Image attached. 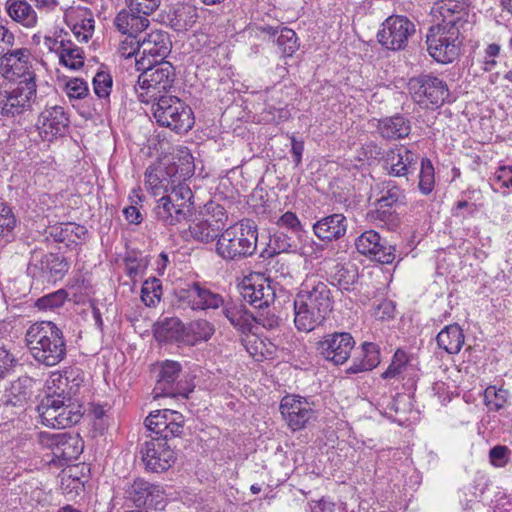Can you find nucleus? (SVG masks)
Listing matches in <instances>:
<instances>
[{"label":"nucleus","instance_id":"1","mask_svg":"<svg viewBox=\"0 0 512 512\" xmlns=\"http://www.w3.org/2000/svg\"><path fill=\"white\" fill-rule=\"evenodd\" d=\"M432 14L438 22L427 33V50L437 62L451 63L460 55L461 33L472 28L475 13H470L467 0H441Z\"/></svg>","mask_w":512,"mask_h":512},{"label":"nucleus","instance_id":"2","mask_svg":"<svg viewBox=\"0 0 512 512\" xmlns=\"http://www.w3.org/2000/svg\"><path fill=\"white\" fill-rule=\"evenodd\" d=\"M295 327L310 332L320 326L332 312L333 297L325 280L307 276L293 300Z\"/></svg>","mask_w":512,"mask_h":512},{"label":"nucleus","instance_id":"3","mask_svg":"<svg viewBox=\"0 0 512 512\" xmlns=\"http://www.w3.org/2000/svg\"><path fill=\"white\" fill-rule=\"evenodd\" d=\"M37 409L44 425L58 429L77 424L83 416L82 403L72 386L67 390L61 386H48Z\"/></svg>","mask_w":512,"mask_h":512},{"label":"nucleus","instance_id":"4","mask_svg":"<svg viewBox=\"0 0 512 512\" xmlns=\"http://www.w3.org/2000/svg\"><path fill=\"white\" fill-rule=\"evenodd\" d=\"M33 358L46 366H54L66 355V344L60 328L51 321L32 324L25 335Z\"/></svg>","mask_w":512,"mask_h":512},{"label":"nucleus","instance_id":"5","mask_svg":"<svg viewBox=\"0 0 512 512\" xmlns=\"http://www.w3.org/2000/svg\"><path fill=\"white\" fill-rule=\"evenodd\" d=\"M257 241L256 224L250 219H244L221 233L216 243V253L226 261H240L256 252Z\"/></svg>","mask_w":512,"mask_h":512},{"label":"nucleus","instance_id":"6","mask_svg":"<svg viewBox=\"0 0 512 512\" xmlns=\"http://www.w3.org/2000/svg\"><path fill=\"white\" fill-rule=\"evenodd\" d=\"M135 66L142 71L135 87L140 102L148 104L167 95L175 81V69L169 62L145 63L144 60H136Z\"/></svg>","mask_w":512,"mask_h":512},{"label":"nucleus","instance_id":"7","mask_svg":"<svg viewBox=\"0 0 512 512\" xmlns=\"http://www.w3.org/2000/svg\"><path fill=\"white\" fill-rule=\"evenodd\" d=\"M152 103V114L157 124L177 133H186L194 125L193 111L177 96L166 95Z\"/></svg>","mask_w":512,"mask_h":512},{"label":"nucleus","instance_id":"8","mask_svg":"<svg viewBox=\"0 0 512 512\" xmlns=\"http://www.w3.org/2000/svg\"><path fill=\"white\" fill-rule=\"evenodd\" d=\"M408 91L417 104L431 109L442 106L450 95L446 82L431 74L411 78Z\"/></svg>","mask_w":512,"mask_h":512},{"label":"nucleus","instance_id":"9","mask_svg":"<svg viewBox=\"0 0 512 512\" xmlns=\"http://www.w3.org/2000/svg\"><path fill=\"white\" fill-rule=\"evenodd\" d=\"M416 32L415 24L403 15H391L381 24L377 32V41L391 51L404 50L410 37Z\"/></svg>","mask_w":512,"mask_h":512},{"label":"nucleus","instance_id":"10","mask_svg":"<svg viewBox=\"0 0 512 512\" xmlns=\"http://www.w3.org/2000/svg\"><path fill=\"white\" fill-rule=\"evenodd\" d=\"M67 259L58 253H45L42 248L31 250L28 274L47 281L61 280L69 271Z\"/></svg>","mask_w":512,"mask_h":512},{"label":"nucleus","instance_id":"11","mask_svg":"<svg viewBox=\"0 0 512 512\" xmlns=\"http://www.w3.org/2000/svg\"><path fill=\"white\" fill-rule=\"evenodd\" d=\"M38 442L42 447L51 449L53 455L51 461L57 460L59 465H66L76 460L84 447L78 435L73 436L68 433L40 432Z\"/></svg>","mask_w":512,"mask_h":512},{"label":"nucleus","instance_id":"12","mask_svg":"<svg viewBox=\"0 0 512 512\" xmlns=\"http://www.w3.org/2000/svg\"><path fill=\"white\" fill-rule=\"evenodd\" d=\"M36 98V83L33 76L25 78L10 91H0V114L15 116L31 107Z\"/></svg>","mask_w":512,"mask_h":512},{"label":"nucleus","instance_id":"13","mask_svg":"<svg viewBox=\"0 0 512 512\" xmlns=\"http://www.w3.org/2000/svg\"><path fill=\"white\" fill-rule=\"evenodd\" d=\"M169 439L151 438L141 445V459L145 469L153 473L167 471L176 461Z\"/></svg>","mask_w":512,"mask_h":512},{"label":"nucleus","instance_id":"14","mask_svg":"<svg viewBox=\"0 0 512 512\" xmlns=\"http://www.w3.org/2000/svg\"><path fill=\"white\" fill-rule=\"evenodd\" d=\"M355 340L348 332L326 334L316 344L317 353L334 365L344 364L350 357Z\"/></svg>","mask_w":512,"mask_h":512},{"label":"nucleus","instance_id":"15","mask_svg":"<svg viewBox=\"0 0 512 512\" xmlns=\"http://www.w3.org/2000/svg\"><path fill=\"white\" fill-rule=\"evenodd\" d=\"M147 429L157 435L156 438L172 440L183 433L184 417L172 409L152 411L145 419Z\"/></svg>","mask_w":512,"mask_h":512},{"label":"nucleus","instance_id":"16","mask_svg":"<svg viewBox=\"0 0 512 512\" xmlns=\"http://www.w3.org/2000/svg\"><path fill=\"white\" fill-rule=\"evenodd\" d=\"M419 157L416 153L403 145H397L383 155V168L387 174L393 177H405L413 175L417 170Z\"/></svg>","mask_w":512,"mask_h":512},{"label":"nucleus","instance_id":"17","mask_svg":"<svg viewBox=\"0 0 512 512\" xmlns=\"http://www.w3.org/2000/svg\"><path fill=\"white\" fill-rule=\"evenodd\" d=\"M125 494L126 499L136 507L146 506L162 510L166 505L163 488L144 479H136L126 490Z\"/></svg>","mask_w":512,"mask_h":512},{"label":"nucleus","instance_id":"18","mask_svg":"<svg viewBox=\"0 0 512 512\" xmlns=\"http://www.w3.org/2000/svg\"><path fill=\"white\" fill-rule=\"evenodd\" d=\"M3 56H0V74L8 81H15L19 78H28L35 75L30 71L31 53L26 48L5 49Z\"/></svg>","mask_w":512,"mask_h":512},{"label":"nucleus","instance_id":"19","mask_svg":"<svg viewBox=\"0 0 512 512\" xmlns=\"http://www.w3.org/2000/svg\"><path fill=\"white\" fill-rule=\"evenodd\" d=\"M355 246L360 254L373 257L382 264H391L395 259V247L374 230L365 231L357 237Z\"/></svg>","mask_w":512,"mask_h":512},{"label":"nucleus","instance_id":"20","mask_svg":"<svg viewBox=\"0 0 512 512\" xmlns=\"http://www.w3.org/2000/svg\"><path fill=\"white\" fill-rule=\"evenodd\" d=\"M179 178L176 164L149 166L145 171V186L153 196H163L171 191Z\"/></svg>","mask_w":512,"mask_h":512},{"label":"nucleus","instance_id":"21","mask_svg":"<svg viewBox=\"0 0 512 512\" xmlns=\"http://www.w3.org/2000/svg\"><path fill=\"white\" fill-rule=\"evenodd\" d=\"M69 125V117L61 106H52L41 112L37 121L39 135L44 141L63 136Z\"/></svg>","mask_w":512,"mask_h":512},{"label":"nucleus","instance_id":"22","mask_svg":"<svg viewBox=\"0 0 512 512\" xmlns=\"http://www.w3.org/2000/svg\"><path fill=\"white\" fill-rule=\"evenodd\" d=\"M44 46L58 56L62 66L71 70H78L84 66V52L71 40L45 37Z\"/></svg>","mask_w":512,"mask_h":512},{"label":"nucleus","instance_id":"23","mask_svg":"<svg viewBox=\"0 0 512 512\" xmlns=\"http://www.w3.org/2000/svg\"><path fill=\"white\" fill-rule=\"evenodd\" d=\"M171 42L166 32L155 30L141 39V58L145 63L164 62L163 59L170 53Z\"/></svg>","mask_w":512,"mask_h":512},{"label":"nucleus","instance_id":"24","mask_svg":"<svg viewBox=\"0 0 512 512\" xmlns=\"http://www.w3.org/2000/svg\"><path fill=\"white\" fill-rule=\"evenodd\" d=\"M149 15L135 10L132 6H127V9H122L115 16L113 26L121 35L139 36L149 27Z\"/></svg>","mask_w":512,"mask_h":512},{"label":"nucleus","instance_id":"25","mask_svg":"<svg viewBox=\"0 0 512 512\" xmlns=\"http://www.w3.org/2000/svg\"><path fill=\"white\" fill-rule=\"evenodd\" d=\"M241 294L246 302L257 309L269 308L274 303L276 296L271 282L263 278L245 284Z\"/></svg>","mask_w":512,"mask_h":512},{"label":"nucleus","instance_id":"26","mask_svg":"<svg viewBox=\"0 0 512 512\" xmlns=\"http://www.w3.org/2000/svg\"><path fill=\"white\" fill-rule=\"evenodd\" d=\"M313 231L320 240H338L343 237L347 231V219L340 213L323 217L314 223Z\"/></svg>","mask_w":512,"mask_h":512},{"label":"nucleus","instance_id":"27","mask_svg":"<svg viewBox=\"0 0 512 512\" xmlns=\"http://www.w3.org/2000/svg\"><path fill=\"white\" fill-rule=\"evenodd\" d=\"M185 325L177 317H165L154 325V337L158 342L184 344Z\"/></svg>","mask_w":512,"mask_h":512},{"label":"nucleus","instance_id":"28","mask_svg":"<svg viewBox=\"0 0 512 512\" xmlns=\"http://www.w3.org/2000/svg\"><path fill=\"white\" fill-rule=\"evenodd\" d=\"M155 217L165 225H176L189 216V210L171 201L165 195L157 200L153 209Z\"/></svg>","mask_w":512,"mask_h":512},{"label":"nucleus","instance_id":"29","mask_svg":"<svg viewBox=\"0 0 512 512\" xmlns=\"http://www.w3.org/2000/svg\"><path fill=\"white\" fill-rule=\"evenodd\" d=\"M377 130L387 140L406 138L411 132L410 121L402 115L385 117L378 121Z\"/></svg>","mask_w":512,"mask_h":512},{"label":"nucleus","instance_id":"30","mask_svg":"<svg viewBox=\"0 0 512 512\" xmlns=\"http://www.w3.org/2000/svg\"><path fill=\"white\" fill-rule=\"evenodd\" d=\"M222 314L230 322V324L242 333L251 331L254 316L242 304L232 301H223Z\"/></svg>","mask_w":512,"mask_h":512},{"label":"nucleus","instance_id":"31","mask_svg":"<svg viewBox=\"0 0 512 512\" xmlns=\"http://www.w3.org/2000/svg\"><path fill=\"white\" fill-rule=\"evenodd\" d=\"M5 9L9 17L25 28H34L38 17L36 11L26 0H7Z\"/></svg>","mask_w":512,"mask_h":512},{"label":"nucleus","instance_id":"32","mask_svg":"<svg viewBox=\"0 0 512 512\" xmlns=\"http://www.w3.org/2000/svg\"><path fill=\"white\" fill-rule=\"evenodd\" d=\"M413 370L414 369L409 362L407 353L401 349H397L392 357L390 365L381 374V377L384 380L410 381L412 378L407 376H409Z\"/></svg>","mask_w":512,"mask_h":512},{"label":"nucleus","instance_id":"33","mask_svg":"<svg viewBox=\"0 0 512 512\" xmlns=\"http://www.w3.org/2000/svg\"><path fill=\"white\" fill-rule=\"evenodd\" d=\"M464 340L463 331L458 324L444 327L436 337L438 346L449 354H457L464 345Z\"/></svg>","mask_w":512,"mask_h":512},{"label":"nucleus","instance_id":"34","mask_svg":"<svg viewBox=\"0 0 512 512\" xmlns=\"http://www.w3.org/2000/svg\"><path fill=\"white\" fill-rule=\"evenodd\" d=\"M215 333L214 325L206 319H197L185 326L184 345L195 346L208 341Z\"/></svg>","mask_w":512,"mask_h":512},{"label":"nucleus","instance_id":"35","mask_svg":"<svg viewBox=\"0 0 512 512\" xmlns=\"http://www.w3.org/2000/svg\"><path fill=\"white\" fill-rule=\"evenodd\" d=\"M197 19V9L190 4H179L169 14L170 25L175 31L188 30L196 23Z\"/></svg>","mask_w":512,"mask_h":512},{"label":"nucleus","instance_id":"36","mask_svg":"<svg viewBox=\"0 0 512 512\" xmlns=\"http://www.w3.org/2000/svg\"><path fill=\"white\" fill-rule=\"evenodd\" d=\"M380 363V350L378 345L372 342L362 344V359L354 361L347 369V373L356 374L359 372L370 371Z\"/></svg>","mask_w":512,"mask_h":512},{"label":"nucleus","instance_id":"37","mask_svg":"<svg viewBox=\"0 0 512 512\" xmlns=\"http://www.w3.org/2000/svg\"><path fill=\"white\" fill-rule=\"evenodd\" d=\"M188 232L193 240L205 244L218 240L222 233L218 224H212L209 220L203 218L193 221L189 225Z\"/></svg>","mask_w":512,"mask_h":512},{"label":"nucleus","instance_id":"38","mask_svg":"<svg viewBox=\"0 0 512 512\" xmlns=\"http://www.w3.org/2000/svg\"><path fill=\"white\" fill-rule=\"evenodd\" d=\"M176 302L181 308H190L193 311H200V283L193 282L185 288L175 291Z\"/></svg>","mask_w":512,"mask_h":512},{"label":"nucleus","instance_id":"39","mask_svg":"<svg viewBox=\"0 0 512 512\" xmlns=\"http://www.w3.org/2000/svg\"><path fill=\"white\" fill-rule=\"evenodd\" d=\"M171 201L189 210V216L194 210V195L191 188L179 178L169 193L165 195Z\"/></svg>","mask_w":512,"mask_h":512},{"label":"nucleus","instance_id":"40","mask_svg":"<svg viewBox=\"0 0 512 512\" xmlns=\"http://www.w3.org/2000/svg\"><path fill=\"white\" fill-rule=\"evenodd\" d=\"M16 218L11 208L0 202V244L10 243L14 239Z\"/></svg>","mask_w":512,"mask_h":512},{"label":"nucleus","instance_id":"41","mask_svg":"<svg viewBox=\"0 0 512 512\" xmlns=\"http://www.w3.org/2000/svg\"><path fill=\"white\" fill-rule=\"evenodd\" d=\"M404 199L403 190L393 181L382 183L381 197L377 200L378 206L382 208H391Z\"/></svg>","mask_w":512,"mask_h":512},{"label":"nucleus","instance_id":"42","mask_svg":"<svg viewBox=\"0 0 512 512\" xmlns=\"http://www.w3.org/2000/svg\"><path fill=\"white\" fill-rule=\"evenodd\" d=\"M163 288L161 281L151 277L143 282L141 300L147 307H155L161 300Z\"/></svg>","mask_w":512,"mask_h":512},{"label":"nucleus","instance_id":"43","mask_svg":"<svg viewBox=\"0 0 512 512\" xmlns=\"http://www.w3.org/2000/svg\"><path fill=\"white\" fill-rule=\"evenodd\" d=\"M157 371V382L162 384H173L181 373V365L177 361L166 360L155 367Z\"/></svg>","mask_w":512,"mask_h":512},{"label":"nucleus","instance_id":"44","mask_svg":"<svg viewBox=\"0 0 512 512\" xmlns=\"http://www.w3.org/2000/svg\"><path fill=\"white\" fill-rule=\"evenodd\" d=\"M276 42L280 51L286 57H291L299 48L296 33L287 27L281 29Z\"/></svg>","mask_w":512,"mask_h":512},{"label":"nucleus","instance_id":"45","mask_svg":"<svg viewBox=\"0 0 512 512\" xmlns=\"http://www.w3.org/2000/svg\"><path fill=\"white\" fill-rule=\"evenodd\" d=\"M434 167L428 158L421 160L418 187L422 194L428 195L434 188Z\"/></svg>","mask_w":512,"mask_h":512},{"label":"nucleus","instance_id":"46","mask_svg":"<svg viewBox=\"0 0 512 512\" xmlns=\"http://www.w3.org/2000/svg\"><path fill=\"white\" fill-rule=\"evenodd\" d=\"M508 391L503 389V386L499 388L497 386H486L484 390V401L485 404L491 410H499L501 409L507 399Z\"/></svg>","mask_w":512,"mask_h":512},{"label":"nucleus","instance_id":"47","mask_svg":"<svg viewBox=\"0 0 512 512\" xmlns=\"http://www.w3.org/2000/svg\"><path fill=\"white\" fill-rule=\"evenodd\" d=\"M308 408L306 398L299 395H286L282 398L280 403V412L284 419L295 414L298 410H305Z\"/></svg>","mask_w":512,"mask_h":512},{"label":"nucleus","instance_id":"48","mask_svg":"<svg viewBox=\"0 0 512 512\" xmlns=\"http://www.w3.org/2000/svg\"><path fill=\"white\" fill-rule=\"evenodd\" d=\"M334 280L340 289L349 291L358 280V272L354 266L340 267L337 269Z\"/></svg>","mask_w":512,"mask_h":512},{"label":"nucleus","instance_id":"49","mask_svg":"<svg viewBox=\"0 0 512 512\" xmlns=\"http://www.w3.org/2000/svg\"><path fill=\"white\" fill-rule=\"evenodd\" d=\"M207 213L202 217L204 220H209L212 224L219 225V230H225L228 216L223 206L210 202L206 205Z\"/></svg>","mask_w":512,"mask_h":512},{"label":"nucleus","instance_id":"50","mask_svg":"<svg viewBox=\"0 0 512 512\" xmlns=\"http://www.w3.org/2000/svg\"><path fill=\"white\" fill-rule=\"evenodd\" d=\"M200 311L203 310H215L220 308L223 305V297L211 291L210 289L206 288L200 283Z\"/></svg>","mask_w":512,"mask_h":512},{"label":"nucleus","instance_id":"51","mask_svg":"<svg viewBox=\"0 0 512 512\" xmlns=\"http://www.w3.org/2000/svg\"><path fill=\"white\" fill-rule=\"evenodd\" d=\"M124 39L120 40L118 53L121 57L130 58L141 53V39L139 36L122 35Z\"/></svg>","mask_w":512,"mask_h":512},{"label":"nucleus","instance_id":"52","mask_svg":"<svg viewBox=\"0 0 512 512\" xmlns=\"http://www.w3.org/2000/svg\"><path fill=\"white\" fill-rule=\"evenodd\" d=\"M112 77L104 71L98 72L93 78V88L99 98H108L112 89Z\"/></svg>","mask_w":512,"mask_h":512},{"label":"nucleus","instance_id":"53","mask_svg":"<svg viewBox=\"0 0 512 512\" xmlns=\"http://www.w3.org/2000/svg\"><path fill=\"white\" fill-rule=\"evenodd\" d=\"M64 90L70 99H82L89 93L87 83L80 78H73L67 81Z\"/></svg>","mask_w":512,"mask_h":512},{"label":"nucleus","instance_id":"54","mask_svg":"<svg viewBox=\"0 0 512 512\" xmlns=\"http://www.w3.org/2000/svg\"><path fill=\"white\" fill-rule=\"evenodd\" d=\"M258 310L253 322H257L267 329H275L280 325L281 317L276 315L274 311L269 308Z\"/></svg>","mask_w":512,"mask_h":512},{"label":"nucleus","instance_id":"55","mask_svg":"<svg viewBox=\"0 0 512 512\" xmlns=\"http://www.w3.org/2000/svg\"><path fill=\"white\" fill-rule=\"evenodd\" d=\"M72 31L79 42H87L94 32V20L92 18H85L81 23H76Z\"/></svg>","mask_w":512,"mask_h":512},{"label":"nucleus","instance_id":"56","mask_svg":"<svg viewBox=\"0 0 512 512\" xmlns=\"http://www.w3.org/2000/svg\"><path fill=\"white\" fill-rule=\"evenodd\" d=\"M190 392H192V389H185L184 391H175L174 386H155L153 390L154 399L174 398L177 400H184L188 398Z\"/></svg>","mask_w":512,"mask_h":512},{"label":"nucleus","instance_id":"57","mask_svg":"<svg viewBox=\"0 0 512 512\" xmlns=\"http://www.w3.org/2000/svg\"><path fill=\"white\" fill-rule=\"evenodd\" d=\"M312 409L298 410L295 414L285 418L289 427L293 430L303 429L312 416Z\"/></svg>","mask_w":512,"mask_h":512},{"label":"nucleus","instance_id":"58","mask_svg":"<svg viewBox=\"0 0 512 512\" xmlns=\"http://www.w3.org/2000/svg\"><path fill=\"white\" fill-rule=\"evenodd\" d=\"M161 0H125L126 6H132L143 14H152L160 6Z\"/></svg>","mask_w":512,"mask_h":512},{"label":"nucleus","instance_id":"59","mask_svg":"<svg viewBox=\"0 0 512 512\" xmlns=\"http://www.w3.org/2000/svg\"><path fill=\"white\" fill-rule=\"evenodd\" d=\"M66 293L63 290H59L55 293L44 296L37 301V305L40 308L52 309L63 304Z\"/></svg>","mask_w":512,"mask_h":512},{"label":"nucleus","instance_id":"60","mask_svg":"<svg viewBox=\"0 0 512 512\" xmlns=\"http://www.w3.org/2000/svg\"><path fill=\"white\" fill-rule=\"evenodd\" d=\"M126 272L130 277H135L142 273L146 266L147 261L144 257H132L128 256L125 258Z\"/></svg>","mask_w":512,"mask_h":512},{"label":"nucleus","instance_id":"61","mask_svg":"<svg viewBox=\"0 0 512 512\" xmlns=\"http://www.w3.org/2000/svg\"><path fill=\"white\" fill-rule=\"evenodd\" d=\"M508 454V447L497 445L489 451L490 462L496 467H503L508 462Z\"/></svg>","mask_w":512,"mask_h":512},{"label":"nucleus","instance_id":"62","mask_svg":"<svg viewBox=\"0 0 512 512\" xmlns=\"http://www.w3.org/2000/svg\"><path fill=\"white\" fill-rule=\"evenodd\" d=\"M280 227L287 228L294 233L302 230V225L295 213L288 211L284 213L277 221Z\"/></svg>","mask_w":512,"mask_h":512},{"label":"nucleus","instance_id":"63","mask_svg":"<svg viewBox=\"0 0 512 512\" xmlns=\"http://www.w3.org/2000/svg\"><path fill=\"white\" fill-rule=\"evenodd\" d=\"M70 232L71 230L69 228V223H66L64 225L52 226L50 228L49 234L54 238L56 242H75V239H71Z\"/></svg>","mask_w":512,"mask_h":512},{"label":"nucleus","instance_id":"64","mask_svg":"<svg viewBox=\"0 0 512 512\" xmlns=\"http://www.w3.org/2000/svg\"><path fill=\"white\" fill-rule=\"evenodd\" d=\"M65 384H80L85 382L84 373L78 367H69L63 371Z\"/></svg>","mask_w":512,"mask_h":512}]
</instances>
